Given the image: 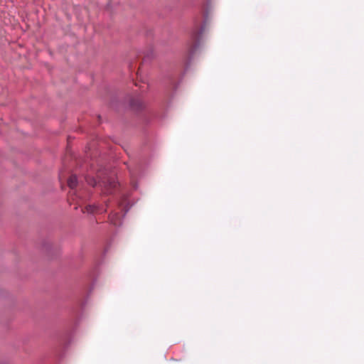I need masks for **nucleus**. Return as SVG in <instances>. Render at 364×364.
<instances>
[{
  "instance_id": "f257e3e1",
  "label": "nucleus",
  "mask_w": 364,
  "mask_h": 364,
  "mask_svg": "<svg viewBox=\"0 0 364 364\" xmlns=\"http://www.w3.org/2000/svg\"><path fill=\"white\" fill-rule=\"evenodd\" d=\"M109 220L112 224H113L114 226H119L121 225L120 223V215L118 213H111L109 216Z\"/></svg>"
},
{
  "instance_id": "f03ea898",
  "label": "nucleus",
  "mask_w": 364,
  "mask_h": 364,
  "mask_svg": "<svg viewBox=\"0 0 364 364\" xmlns=\"http://www.w3.org/2000/svg\"><path fill=\"white\" fill-rule=\"evenodd\" d=\"M77 178L75 175H72L68 180V186L73 189L77 186Z\"/></svg>"
},
{
  "instance_id": "7ed1b4c3",
  "label": "nucleus",
  "mask_w": 364,
  "mask_h": 364,
  "mask_svg": "<svg viewBox=\"0 0 364 364\" xmlns=\"http://www.w3.org/2000/svg\"><path fill=\"white\" fill-rule=\"evenodd\" d=\"M86 211L88 213H100L101 210L100 208L96 205H89L86 206Z\"/></svg>"
},
{
  "instance_id": "20e7f679",
  "label": "nucleus",
  "mask_w": 364,
  "mask_h": 364,
  "mask_svg": "<svg viewBox=\"0 0 364 364\" xmlns=\"http://www.w3.org/2000/svg\"><path fill=\"white\" fill-rule=\"evenodd\" d=\"M130 105L134 107V108H136V109H139L141 107V103L140 101L137 100L136 102H135L134 100H132L130 101Z\"/></svg>"
},
{
  "instance_id": "39448f33",
  "label": "nucleus",
  "mask_w": 364,
  "mask_h": 364,
  "mask_svg": "<svg viewBox=\"0 0 364 364\" xmlns=\"http://www.w3.org/2000/svg\"><path fill=\"white\" fill-rule=\"evenodd\" d=\"M87 182L89 185L95 187L97 186V181L94 178H88Z\"/></svg>"
},
{
  "instance_id": "423d86ee",
  "label": "nucleus",
  "mask_w": 364,
  "mask_h": 364,
  "mask_svg": "<svg viewBox=\"0 0 364 364\" xmlns=\"http://www.w3.org/2000/svg\"><path fill=\"white\" fill-rule=\"evenodd\" d=\"M203 28H201L200 31V33L199 34H201L203 33Z\"/></svg>"
},
{
  "instance_id": "0eeeda50",
  "label": "nucleus",
  "mask_w": 364,
  "mask_h": 364,
  "mask_svg": "<svg viewBox=\"0 0 364 364\" xmlns=\"http://www.w3.org/2000/svg\"><path fill=\"white\" fill-rule=\"evenodd\" d=\"M197 46H198L197 45H195L193 49H196Z\"/></svg>"
}]
</instances>
